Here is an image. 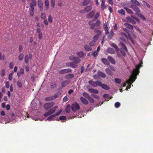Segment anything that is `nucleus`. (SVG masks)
Masks as SVG:
<instances>
[{
    "mask_svg": "<svg viewBox=\"0 0 153 153\" xmlns=\"http://www.w3.org/2000/svg\"><path fill=\"white\" fill-rule=\"evenodd\" d=\"M56 117V116H55V115H52L47 117V120L49 121H51L53 120V119H54Z\"/></svg>",
    "mask_w": 153,
    "mask_h": 153,
    "instance_id": "obj_31",
    "label": "nucleus"
},
{
    "mask_svg": "<svg viewBox=\"0 0 153 153\" xmlns=\"http://www.w3.org/2000/svg\"><path fill=\"white\" fill-rule=\"evenodd\" d=\"M143 62H141L140 63L136 66V68L133 69L132 72L131 76L129 79L127 80L125 83L123 84V87H125L127 84L131 85V83L134 82L136 79L137 75L139 74V69L140 68L142 67Z\"/></svg>",
    "mask_w": 153,
    "mask_h": 153,
    "instance_id": "obj_1",
    "label": "nucleus"
},
{
    "mask_svg": "<svg viewBox=\"0 0 153 153\" xmlns=\"http://www.w3.org/2000/svg\"><path fill=\"white\" fill-rule=\"evenodd\" d=\"M97 75H98L99 76L103 78H105L106 77V75H105L104 73L100 71L97 72Z\"/></svg>",
    "mask_w": 153,
    "mask_h": 153,
    "instance_id": "obj_25",
    "label": "nucleus"
},
{
    "mask_svg": "<svg viewBox=\"0 0 153 153\" xmlns=\"http://www.w3.org/2000/svg\"><path fill=\"white\" fill-rule=\"evenodd\" d=\"M127 20H128V21L130 22V23H132L133 24H135L136 23V22L134 19L135 20L137 21H139L138 19L136 17H134L133 16H131V17H128L127 19Z\"/></svg>",
    "mask_w": 153,
    "mask_h": 153,
    "instance_id": "obj_4",
    "label": "nucleus"
},
{
    "mask_svg": "<svg viewBox=\"0 0 153 153\" xmlns=\"http://www.w3.org/2000/svg\"><path fill=\"white\" fill-rule=\"evenodd\" d=\"M71 108L72 111L75 112L77 110L79 109L80 106L76 102L72 105Z\"/></svg>",
    "mask_w": 153,
    "mask_h": 153,
    "instance_id": "obj_5",
    "label": "nucleus"
},
{
    "mask_svg": "<svg viewBox=\"0 0 153 153\" xmlns=\"http://www.w3.org/2000/svg\"><path fill=\"white\" fill-rule=\"evenodd\" d=\"M100 13L99 12H97V13H96V14L95 15V16H94V17L93 19V21H94L95 20H96L100 16Z\"/></svg>",
    "mask_w": 153,
    "mask_h": 153,
    "instance_id": "obj_40",
    "label": "nucleus"
},
{
    "mask_svg": "<svg viewBox=\"0 0 153 153\" xmlns=\"http://www.w3.org/2000/svg\"><path fill=\"white\" fill-rule=\"evenodd\" d=\"M84 48L85 50L86 51H91L92 50V48H91L87 45H85Z\"/></svg>",
    "mask_w": 153,
    "mask_h": 153,
    "instance_id": "obj_29",
    "label": "nucleus"
},
{
    "mask_svg": "<svg viewBox=\"0 0 153 153\" xmlns=\"http://www.w3.org/2000/svg\"><path fill=\"white\" fill-rule=\"evenodd\" d=\"M95 13L94 11H92L89 13L87 15L86 17L88 18H92L94 16Z\"/></svg>",
    "mask_w": 153,
    "mask_h": 153,
    "instance_id": "obj_18",
    "label": "nucleus"
},
{
    "mask_svg": "<svg viewBox=\"0 0 153 153\" xmlns=\"http://www.w3.org/2000/svg\"><path fill=\"white\" fill-rule=\"evenodd\" d=\"M100 25V22L99 20H97L95 23H93L90 26V29L91 30H93L96 27H97L99 26Z\"/></svg>",
    "mask_w": 153,
    "mask_h": 153,
    "instance_id": "obj_6",
    "label": "nucleus"
},
{
    "mask_svg": "<svg viewBox=\"0 0 153 153\" xmlns=\"http://www.w3.org/2000/svg\"><path fill=\"white\" fill-rule=\"evenodd\" d=\"M4 60V55L2 54L0 52V60Z\"/></svg>",
    "mask_w": 153,
    "mask_h": 153,
    "instance_id": "obj_56",
    "label": "nucleus"
},
{
    "mask_svg": "<svg viewBox=\"0 0 153 153\" xmlns=\"http://www.w3.org/2000/svg\"><path fill=\"white\" fill-rule=\"evenodd\" d=\"M24 56L23 53H21L19 54L18 59L19 61H22L24 58Z\"/></svg>",
    "mask_w": 153,
    "mask_h": 153,
    "instance_id": "obj_37",
    "label": "nucleus"
},
{
    "mask_svg": "<svg viewBox=\"0 0 153 153\" xmlns=\"http://www.w3.org/2000/svg\"><path fill=\"white\" fill-rule=\"evenodd\" d=\"M32 57V54L31 53L29 54L28 55H25V63L26 64L28 63L29 62V59H31Z\"/></svg>",
    "mask_w": 153,
    "mask_h": 153,
    "instance_id": "obj_12",
    "label": "nucleus"
},
{
    "mask_svg": "<svg viewBox=\"0 0 153 153\" xmlns=\"http://www.w3.org/2000/svg\"><path fill=\"white\" fill-rule=\"evenodd\" d=\"M98 54V51H94V53L92 54V55L94 56V57H95L97 56V55Z\"/></svg>",
    "mask_w": 153,
    "mask_h": 153,
    "instance_id": "obj_58",
    "label": "nucleus"
},
{
    "mask_svg": "<svg viewBox=\"0 0 153 153\" xmlns=\"http://www.w3.org/2000/svg\"><path fill=\"white\" fill-rule=\"evenodd\" d=\"M62 110H60L59 111H58V112H57V113H56V114H53V115H55V116H58L61 114V113L62 112Z\"/></svg>",
    "mask_w": 153,
    "mask_h": 153,
    "instance_id": "obj_61",
    "label": "nucleus"
},
{
    "mask_svg": "<svg viewBox=\"0 0 153 153\" xmlns=\"http://www.w3.org/2000/svg\"><path fill=\"white\" fill-rule=\"evenodd\" d=\"M101 83V82L99 81H97L95 82L94 81L90 80L88 82V83H89L90 85L94 87H96L99 85H100V84Z\"/></svg>",
    "mask_w": 153,
    "mask_h": 153,
    "instance_id": "obj_3",
    "label": "nucleus"
},
{
    "mask_svg": "<svg viewBox=\"0 0 153 153\" xmlns=\"http://www.w3.org/2000/svg\"><path fill=\"white\" fill-rule=\"evenodd\" d=\"M77 55L78 56H79L80 57L82 58L83 57L84 55L83 51H80L79 52L77 53Z\"/></svg>",
    "mask_w": 153,
    "mask_h": 153,
    "instance_id": "obj_46",
    "label": "nucleus"
},
{
    "mask_svg": "<svg viewBox=\"0 0 153 153\" xmlns=\"http://www.w3.org/2000/svg\"><path fill=\"white\" fill-rule=\"evenodd\" d=\"M72 69L68 68L65 69H63L59 71V73L62 74L68 73L69 72H72Z\"/></svg>",
    "mask_w": 153,
    "mask_h": 153,
    "instance_id": "obj_11",
    "label": "nucleus"
},
{
    "mask_svg": "<svg viewBox=\"0 0 153 153\" xmlns=\"http://www.w3.org/2000/svg\"><path fill=\"white\" fill-rule=\"evenodd\" d=\"M124 25L128 29L130 30H133V26L128 23H125L124 24Z\"/></svg>",
    "mask_w": 153,
    "mask_h": 153,
    "instance_id": "obj_23",
    "label": "nucleus"
},
{
    "mask_svg": "<svg viewBox=\"0 0 153 153\" xmlns=\"http://www.w3.org/2000/svg\"><path fill=\"white\" fill-rule=\"evenodd\" d=\"M88 100L89 101V102L91 103H94V100L93 98H91V97L88 98Z\"/></svg>",
    "mask_w": 153,
    "mask_h": 153,
    "instance_id": "obj_55",
    "label": "nucleus"
},
{
    "mask_svg": "<svg viewBox=\"0 0 153 153\" xmlns=\"http://www.w3.org/2000/svg\"><path fill=\"white\" fill-rule=\"evenodd\" d=\"M132 3L133 4L132 5H134L135 6H139L140 5V3L137 0H131Z\"/></svg>",
    "mask_w": 153,
    "mask_h": 153,
    "instance_id": "obj_24",
    "label": "nucleus"
},
{
    "mask_svg": "<svg viewBox=\"0 0 153 153\" xmlns=\"http://www.w3.org/2000/svg\"><path fill=\"white\" fill-rule=\"evenodd\" d=\"M55 105V103L54 102H51L47 103H45L44 105V107L46 110H48L49 108Z\"/></svg>",
    "mask_w": 153,
    "mask_h": 153,
    "instance_id": "obj_8",
    "label": "nucleus"
},
{
    "mask_svg": "<svg viewBox=\"0 0 153 153\" xmlns=\"http://www.w3.org/2000/svg\"><path fill=\"white\" fill-rule=\"evenodd\" d=\"M88 91L91 93L97 94L99 93V91L97 89H94L93 88H91L88 89Z\"/></svg>",
    "mask_w": 153,
    "mask_h": 153,
    "instance_id": "obj_21",
    "label": "nucleus"
},
{
    "mask_svg": "<svg viewBox=\"0 0 153 153\" xmlns=\"http://www.w3.org/2000/svg\"><path fill=\"white\" fill-rule=\"evenodd\" d=\"M94 32L95 33H97V35H101L102 34V31L97 28L94 29Z\"/></svg>",
    "mask_w": 153,
    "mask_h": 153,
    "instance_id": "obj_26",
    "label": "nucleus"
},
{
    "mask_svg": "<svg viewBox=\"0 0 153 153\" xmlns=\"http://www.w3.org/2000/svg\"><path fill=\"white\" fill-rule=\"evenodd\" d=\"M124 9L126 10L127 12V13L130 14H132L133 13V12L131 10L127 8L126 7H124Z\"/></svg>",
    "mask_w": 153,
    "mask_h": 153,
    "instance_id": "obj_42",
    "label": "nucleus"
},
{
    "mask_svg": "<svg viewBox=\"0 0 153 153\" xmlns=\"http://www.w3.org/2000/svg\"><path fill=\"white\" fill-rule=\"evenodd\" d=\"M70 83V81L69 80H66L64 81L61 83V85L63 87H65L67 86Z\"/></svg>",
    "mask_w": 153,
    "mask_h": 153,
    "instance_id": "obj_15",
    "label": "nucleus"
},
{
    "mask_svg": "<svg viewBox=\"0 0 153 153\" xmlns=\"http://www.w3.org/2000/svg\"><path fill=\"white\" fill-rule=\"evenodd\" d=\"M31 8L30 9V16H33V15H34V13L33 12V11H34V7H30Z\"/></svg>",
    "mask_w": 153,
    "mask_h": 153,
    "instance_id": "obj_32",
    "label": "nucleus"
},
{
    "mask_svg": "<svg viewBox=\"0 0 153 153\" xmlns=\"http://www.w3.org/2000/svg\"><path fill=\"white\" fill-rule=\"evenodd\" d=\"M82 95L83 96H84L86 98H88L90 97L89 95L86 92H83L82 93Z\"/></svg>",
    "mask_w": 153,
    "mask_h": 153,
    "instance_id": "obj_53",
    "label": "nucleus"
},
{
    "mask_svg": "<svg viewBox=\"0 0 153 153\" xmlns=\"http://www.w3.org/2000/svg\"><path fill=\"white\" fill-rule=\"evenodd\" d=\"M71 110V105H68L66 106L65 108V111L66 113H69Z\"/></svg>",
    "mask_w": 153,
    "mask_h": 153,
    "instance_id": "obj_36",
    "label": "nucleus"
},
{
    "mask_svg": "<svg viewBox=\"0 0 153 153\" xmlns=\"http://www.w3.org/2000/svg\"><path fill=\"white\" fill-rule=\"evenodd\" d=\"M17 85L19 88H21L22 87V84L20 80H18L17 82Z\"/></svg>",
    "mask_w": 153,
    "mask_h": 153,
    "instance_id": "obj_50",
    "label": "nucleus"
},
{
    "mask_svg": "<svg viewBox=\"0 0 153 153\" xmlns=\"http://www.w3.org/2000/svg\"><path fill=\"white\" fill-rule=\"evenodd\" d=\"M5 86H6V88H9L10 84L9 83L8 81L5 82Z\"/></svg>",
    "mask_w": 153,
    "mask_h": 153,
    "instance_id": "obj_63",
    "label": "nucleus"
},
{
    "mask_svg": "<svg viewBox=\"0 0 153 153\" xmlns=\"http://www.w3.org/2000/svg\"><path fill=\"white\" fill-rule=\"evenodd\" d=\"M77 64L76 63L72 62L71 65V67L72 68H75L77 66Z\"/></svg>",
    "mask_w": 153,
    "mask_h": 153,
    "instance_id": "obj_47",
    "label": "nucleus"
},
{
    "mask_svg": "<svg viewBox=\"0 0 153 153\" xmlns=\"http://www.w3.org/2000/svg\"><path fill=\"white\" fill-rule=\"evenodd\" d=\"M108 60L111 63L113 64H116V61L114 60V59L111 56H108Z\"/></svg>",
    "mask_w": 153,
    "mask_h": 153,
    "instance_id": "obj_17",
    "label": "nucleus"
},
{
    "mask_svg": "<svg viewBox=\"0 0 153 153\" xmlns=\"http://www.w3.org/2000/svg\"><path fill=\"white\" fill-rule=\"evenodd\" d=\"M115 82L118 84H120L121 82V80L118 78H116L114 79Z\"/></svg>",
    "mask_w": 153,
    "mask_h": 153,
    "instance_id": "obj_51",
    "label": "nucleus"
},
{
    "mask_svg": "<svg viewBox=\"0 0 153 153\" xmlns=\"http://www.w3.org/2000/svg\"><path fill=\"white\" fill-rule=\"evenodd\" d=\"M119 45L121 47L120 49H125L126 50H127V48L126 46L125 45L124 43L122 42H120L119 44Z\"/></svg>",
    "mask_w": 153,
    "mask_h": 153,
    "instance_id": "obj_35",
    "label": "nucleus"
},
{
    "mask_svg": "<svg viewBox=\"0 0 153 153\" xmlns=\"http://www.w3.org/2000/svg\"><path fill=\"white\" fill-rule=\"evenodd\" d=\"M103 29L105 31V34L107 35L108 34V27L106 23H104L103 25Z\"/></svg>",
    "mask_w": 153,
    "mask_h": 153,
    "instance_id": "obj_22",
    "label": "nucleus"
},
{
    "mask_svg": "<svg viewBox=\"0 0 153 153\" xmlns=\"http://www.w3.org/2000/svg\"><path fill=\"white\" fill-rule=\"evenodd\" d=\"M13 74V72H11V73H10L9 76H8V79H9L10 81H11L12 79V76Z\"/></svg>",
    "mask_w": 153,
    "mask_h": 153,
    "instance_id": "obj_49",
    "label": "nucleus"
},
{
    "mask_svg": "<svg viewBox=\"0 0 153 153\" xmlns=\"http://www.w3.org/2000/svg\"><path fill=\"white\" fill-rule=\"evenodd\" d=\"M31 1L32 3L30 4V7H34V6H36V0H31Z\"/></svg>",
    "mask_w": 153,
    "mask_h": 153,
    "instance_id": "obj_28",
    "label": "nucleus"
},
{
    "mask_svg": "<svg viewBox=\"0 0 153 153\" xmlns=\"http://www.w3.org/2000/svg\"><path fill=\"white\" fill-rule=\"evenodd\" d=\"M108 52L111 54H114L115 53V51L114 49L111 48H108L107 50Z\"/></svg>",
    "mask_w": 153,
    "mask_h": 153,
    "instance_id": "obj_27",
    "label": "nucleus"
},
{
    "mask_svg": "<svg viewBox=\"0 0 153 153\" xmlns=\"http://www.w3.org/2000/svg\"><path fill=\"white\" fill-rule=\"evenodd\" d=\"M121 35L122 36H123L127 38V39H130V41L133 44H134V42L133 39H132L131 37H130V35L128 34V35H127L125 33H121Z\"/></svg>",
    "mask_w": 153,
    "mask_h": 153,
    "instance_id": "obj_9",
    "label": "nucleus"
},
{
    "mask_svg": "<svg viewBox=\"0 0 153 153\" xmlns=\"http://www.w3.org/2000/svg\"><path fill=\"white\" fill-rule=\"evenodd\" d=\"M72 61H74L73 62H74L75 63H78L80 62V59L78 57H76V58H74L73 60Z\"/></svg>",
    "mask_w": 153,
    "mask_h": 153,
    "instance_id": "obj_39",
    "label": "nucleus"
},
{
    "mask_svg": "<svg viewBox=\"0 0 153 153\" xmlns=\"http://www.w3.org/2000/svg\"><path fill=\"white\" fill-rule=\"evenodd\" d=\"M100 8L102 11H103L104 10L106 9V7L105 5V0H102V3Z\"/></svg>",
    "mask_w": 153,
    "mask_h": 153,
    "instance_id": "obj_20",
    "label": "nucleus"
},
{
    "mask_svg": "<svg viewBox=\"0 0 153 153\" xmlns=\"http://www.w3.org/2000/svg\"><path fill=\"white\" fill-rule=\"evenodd\" d=\"M41 19H46V16L45 13H42L41 14Z\"/></svg>",
    "mask_w": 153,
    "mask_h": 153,
    "instance_id": "obj_59",
    "label": "nucleus"
},
{
    "mask_svg": "<svg viewBox=\"0 0 153 153\" xmlns=\"http://www.w3.org/2000/svg\"><path fill=\"white\" fill-rule=\"evenodd\" d=\"M99 35H94L93 38V41L95 42L97 41L98 39Z\"/></svg>",
    "mask_w": 153,
    "mask_h": 153,
    "instance_id": "obj_44",
    "label": "nucleus"
},
{
    "mask_svg": "<svg viewBox=\"0 0 153 153\" xmlns=\"http://www.w3.org/2000/svg\"><path fill=\"white\" fill-rule=\"evenodd\" d=\"M131 7L134 11L136 12V15L139 14L140 11L139 8L138 7L133 4L131 5Z\"/></svg>",
    "mask_w": 153,
    "mask_h": 153,
    "instance_id": "obj_10",
    "label": "nucleus"
},
{
    "mask_svg": "<svg viewBox=\"0 0 153 153\" xmlns=\"http://www.w3.org/2000/svg\"><path fill=\"white\" fill-rule=\"evenodd\" d=\"M113 30H111V32H110V33L108 36V38L111 39L113 37Z\"/></svg>",
    "mask_w": 153,
    "mask_h": 153,
    "instance_id": "obj_54",
    "label": "nucleus"
},
{
    "mask_svg": "<svg viewBox=\"0 0 153 153\" xmlns=\"http://www.w3.org/2000/svg\"><path fill=\"white\" fill-rule=\"evenodd\" d=\"M100 85H99V86L101 87L102 88L106 90H109L110 88V87L106 85V84H102V82L100 84Z\"/></svg>",
    "mask_w": 153,
    "mask_h": 153,
    "instance_id": "obj_13",
    "label": "nucleus"
},
{
    "mask_svg": "<svg viewBox=\"0 0 153 153\" xmlns=\"http://www.w3.org/2000/svg\"><path fill=\"white\" fill-rule=\"evenodd\" d=\"M111 46H112V47H113L114 48H115V49L116 50H117V51L119 50V48L118 47V46H117V45H116L115 44L113 43V44H111Z\"/></svg>",
    "mask_w": 153,
    "mask_h": 153,
    "instance_id": "obj_52",
    "label": "nucleus"
},
{
    "mask_svg": "<svg viewBox=\"0 0 153 153\" xmlns=\"http://www.w3.org/2000/svg\"><path fill=\"white\" fill-rule=\"evenodd\" d=\"M91 1V0H84L82 3V5L83 6H85L88 4Z\"/></svg>",
    "mask_w": 153,
    "mask_h": 153,
    "instance_id": "obj_30",
    "label": "nucleus"
},
{
    "mask_svg": "<svg viewBox=\"0 0 153 153\" xmlns=\"http://www.w3.org/2000/svg\"><path fill=\"white\" fill-rule=\"evenodd\" d=\"M5 74V69H3L1 70V75L2 76H3Z\"/></svg>",
    "mask_w": 153,
    "mask_h": 153,
    "instance_id": "obj_62",
    "label": "nucleus"
},
{
    "mask_svg": "<svg viewBox=\"0 0 153 153\" xmlns=\"http://www.w3.org/2000/svg\"><path fill=\"white\" fill-rule=\"evenodd\" d=\"M57 83L56 82H53L50 85V88H55L57 86Z\"/></svg>",
    "mask_w": 153,
    "mask_h": 153,
    "instance_id": "obj_34",
    "label": "nucleus"
},
{
    "mask_svg": "<svg viewBox=\"0 0 153 153\" xmlns=\"http://www.w3.org/2000/svg\"><path fill=\"white\" fill-rule=\"evenodd\" d=\"M58 108V106H56L52 108L44 114V116L46 117L52 114L55 112V111H56V109Z\"/></svg>",
    "mask_w": 153,
    "mask_h": 153,
    "instance_id": "obj_2",
    "label": "nucleus"
},
{
    "mask_svg": "<svg viewBox=\"0 0 153 153\" xmlns=\"http://www.w3.org/2000/svg\"><path fill=\"white\" fill-rule=\"evenodd\" d=\"M59 119L60 120H65L66 119V117L65 116H60Z\"/></svg>",
    "mask_w": 153,
    "mask_h": 153,
    "instance_id": "obj_57",
    "label": "nucleus"
},
{
    "mask_svg": "<svg viewBox=\"0 0 153 153\" xmlns=\"http://www.w3.org/2000/svg\"><path fill=\"white\" fill-rule=\"evenodd\" d=\"M101 61L102 63L105 65H108L110 64L109 62L108 61L107 59L105 58H102L101 59Z\"/></svg>",
    "mask_w": 153,
    "mask_h": 153,
    "instance_id": "obj_16",
    "label": "nucleus"
},
{
    "mask_svg": "<svg viewBox=\"0 0 153 153\" xmlns=\"http://www.w3.org/2000/svg\"><path fill=\"white\" fill-rule=\"evenodd\" d=\"M91 96L94 98H96L97 99H99V97L96 94H91Z\"/></svg>",
    "mask_w": 153,
    "mask_h": 153,
    "instance_id": "obj_60",
    "label": "nucleus"
},
{
    "mask_svg": "<svg viewBox=\"0 0 153 153\" xmlns=\"http://www.w3.org/2000/svg\"><path fill=\"white\" fill-rule=\"evenodd\" d=\"M44 3H45V9H48L49 5V2L48 0H45Z\"/></svg>",
    "mask_w": 153,
    "mask_h": 153,
    "instance_id": "obj_41",
    "label": "nucleus"
},
{
    "mask_svg": "<svg viewBox=\"0 0 153 153\" xmlns=\"http://www.w3.org/2000/svg\"><path fill=\"white\" fill-rule=\"evenodd\" d=\"M38 5L39 7L40 8V11H42L43 10V3L41 1H38Z\"/></svg>",
    "mask_w": 153,
    "mask_h": 153,
    "instance_id": "obj_19",
    "label": "nucleus"
},
{
    "mask_svg": "<svg viewBox=\"0 0 153 153\" xmlns=\"http://www.w3.org/2000/svg\"><path fill=\"white\" fill-rule=\"evenodd\" d=\"M14 66V63L13 62H11L9 64V68L11 69H12L13 68V66Z\"/></svg>",
    "mask_w": 153,
    "mask_h": 153,
    "instance_id": "obj_64",
    "label": "nucleus"
},
{
    "mask_svg": "<svg viewBox=\"0 0 153 153\" xmlns=\"http://www.w3.org/2000/svg\"><path fill=\"white\" fill-rule=\"evenodd\" d=\"M105 71L108 75L111 76L112 75V73L111 71L109 69L107 68L105 69Z\"/></svg>",
    "mask_w": 153,
    "mask_h": 153,
    "instance_id": "obj_43",
    "label": "nucleus"
},
{
    "mask_svg": "<svg viewBox=\"0 0 153 153\" xmlns=\"http://www.w3.org/2000/svg\"><path fill=\"white\" fill-rule=\"evenodd\" d=\"M92 9V7L91 6H87L85 7L84 9L80 10V12L81 13H83L85 12L87 13L91 11Z\"/></svg>",
    "mask_w": 153,
    "mask_h": 153,
    "instance_id": "obj_7",
    "label": "nucleus"
},
{
    "mask_svg": "<svg viewBox=\"0 0 153 153\" xmlns=\"http://www.w3.org/2000/svg\"><path fill=\"white\" fill-rule=\"evenodd\" d=\"M119 13L124 15L125 14V12L123 9H121L118 11Z\"/></svg>",
    "mask_w": 153,
    "mask_h": 153,
    "instance_id": "obj_45",
    "label": "nucleus"
},
{
    "mask_svg": "<svg viewBox=\"0 0 153 153\" xmlns=\"http://www.w3.org/2000/svg\"><path fill=\"white\" fill-rule=\"evenodd\" d=\"M80 100L81 101V102L83 104H84L85 105H87L88 102V101L86 99H85L83 97H81L80 98Z\"/></svg>",
    "mask_w": 153,
    "mask_h": 153,
    "instance_id": "obj_14",
    "label": "nucleus"
},
{
    "mask_svg": "<svg viewBox=\"0 0 153 153\" xmlns=\"http://www.w3.org/2000/svg\"><path fill=\"white\" fill-rule=\"evenodd\" d=\"M74 77V75L72 74H67L65 76V78L66 79L73 78Z\"/></svg>",
    "mask_w": 153,
    "mask_h": 153,
    "instance_id": "obj_38",
    "label": "nucleus"
},
{
    "mask_svg": "<svg viewBox=\"0 0 153 153\" xmlns=\"http://www.w3.org/2000/svg\"><path fill=\"white\" fill-rule=\"evenodd\" d=\"M45 101H51L52 100H53V98H52V97H47L45 98Z\"/></svg>",
    "mask_w": 153,
    "mask_h": 153,
    "instance_id": "obj_48",
    "label": "nucleus"
},
{
    "mask_svg": "<svg viewBox=\"0 0 153 153\" xmlns=\"http://www.w3.org/2000/svg\"><path fill=\"white\" fill-rule=\"evenodd\" d=\"M120 51L121 53L123 56H126V52H127V49L126 50L125 49H120Z\"/></svg>",
    "mask_w": 153,
    "mask_h": 153,
    "instance_id": "obj_33",
    "label": "nucleus"
}]
</instances>
